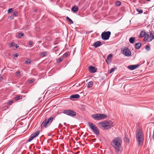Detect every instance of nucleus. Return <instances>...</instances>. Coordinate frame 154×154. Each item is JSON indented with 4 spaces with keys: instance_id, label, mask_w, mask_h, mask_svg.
Masks as SVG:
<instances>
[{
    "instance_id": "e433bc0d",
    "label": "nucleus",
    "mask_w": 154,
    "mask_h": 154,
    "mask_svg": "<svg viewBox=\"0 0 154 154\" xmlns=\"http://www.w3.org/2000/svg\"><path fill=\"white\" fill-rule=\"evenodd\" d=\"M35 81V79H32V80H30L29 82L30 83H32L33 82Z\"/></svg>"
},
{
    "instance_id": "412c9836",
    "label": "nucleus",
    "mask_w": 154,
    "mask_h": 154,
    "mask_svg": "<svg viewBox=\"0 0 154 154\" xmlns=\"http://www.w3.org/2000/svg\"><path fill=\"white\" fill-rule=\"evenodd\" d=\"M93 85V82H89L88 83L87 87L88 88H91L92 87Z\"/></svg>"
},
{
    "instance_id": "c9c22d12",
    "label": "nucleus",
    "mask_w": 154,
    "mask_h": 154,
    "mask_svg": "<svg viewBox=\"0 0 154 154\" xmlns=\"http://www.w3.org/2000/svg\"><path fill=\"white\" fill-rule=\"evenodd\" d=\"M62 60L63 59H62L61 58H59L58 60V62L59 63L61 62L62 61Z\"/></svg>"
},
{
    "instance_id": "79ce46f5",
    "label": "nucleus",
    "mask_w": 154,
    "mask_h": 154,
    "mask_svg": "<svg viewBox=\"0 0 154 154\" xmlns=\"http://www.w3.org/2000/svg\"><path fill=\"white\" fill-rule=\"evenodd\" d=\"M32 42L31 41H30V42H29V44L30 45H32Z\"/></svg>"
},
{
    "instance_id": "bb28decb",
    "label": "nucleus",
    "mask_w": 154,
    "mask_h": 154,
    "mask_svg": "<svg viewBox=\"0 0 154 154\" xmlns=\"http://www.w3.org/2000/svg\"><path fill=\"white\" fill-rule=\"evenodd\" d=\"M121 2L119 1H118L116 3V5L117 6H119L121 5Z\"/></svg>"
},
{
    "instance_id": "c756f323",
    "label": "nucleus",
    "mask_w": 154,
    "mask_h": 154,
    "mask_svg": "<svg viewBox=\"0 0 154 154\" xmlns=\"http://www.w3.org/2000/svg\"><path fill=\"white\" fill-rule=\"evenodd\" d=\"M146 49L147 51H149L150 49V47L149 46V45L147 46L146 47Z\"/></svg>"
},
{
    "instance_id": "f03ea898",
    "label": "nucleus",
    "mask_w": 154,
    "mask_h": 154,
    "mask_svg": "<svg viewBox=\"0 0 154 154\" xmlns=\"http://www.w3.org/2000/svg\"><path fill=\"white\" fill-rule=\"evenodd\" d=\"M100 128L103 130H108L113 126V123L111 121H105L99 122Z\"/></svg>"
},
{
    "instance_id": "f704fd0d",
    "label": "nucleus",
    "mask_w": 154,
    "mask_h": 154,
    "mask_svg": "<svg viewBox=\"0 0 154 154\" xmlns=\"http://www.w3.org/2000/svg\"><path fill=\"white\" fill-rule=\"evenodd\" d=\"M13 102H14L13 100H11V101H9L7 103H8V104L9 105H11V103H13Z\"/></svg>"
},
{
    "instance_id": "423d86ee",
    "label": "nucleus",
    "mask_w": 154,
    "mask_h": 154,
    "mask_svg": "<svg viewBox=\"0 0 154 154\" xmlns=\"http://www.w3.org/2000/svg\"><path fill=\"white\" fill-rule=\"evenodd\" d=\"M154 39V33L152 32H150L149 35L146 33V35L145 36L143 40L145 41H148V42L151 41Z\"/></svg>"
},
{
    "instance_id": "cd10ccee",
    "label": "nucleus",
    "mask_w": 154,
    "mask_h": 154,
    "mask_svg": "<svg viewBox=\"0 0 154 154\" xmlns=\"http://www.w3.org/2000/svg\"><path fill=\"white\" fill-rule=\"evenodd\" d=\"M31 63V60L29 59H28L27 60L25 61V63L26 64H29Z\"/></svg>"
},
{
    "instance_id": "37998d69",
    "label": "nucleus",
    "mask_w": 154,
    "mask_h": 154,
    "mask_svg": "<svg viewBox=\"0 0 154 154\" xmlns=\"http://www.w3.org/2000/svg\"><path fill=\"white\" fill-rule=\"evenodd\" d=\"M18 47V46L17 45V44L16 45V48H17Z\"/></svg>"
},
{
    "instance_id": "9d476101",
    "label": "nucleus",
    "mask_w": 154,
    "mask_h": 154,
    "mask_svg": "<svg viewBox=\"0 0 154 154\" xmlns=\"http://www.w3.org/2000/svg\"><path fill=\"white\" fill-rule=\"evenodd\" d=\"M39 133L40 132L39 131H36L32 133L30 136L28 140V141L30 142L32 140L35 138L37 137L39 134Z\"/></svg>"
},
{
    "instance_id": "473e14b6",
    "label": "nucleus",
    "mask_w": 154,
    "mask_h": 154,
    "mask_svg": "<svg viewBox=\"0 0 154 154\" xmlns=\"http://www.w3.org/2000/svg\"><path fill=\"white\" fill-rule=\"evenodd\" d=\"M81 106L82 107V108L83 110H85L86 109V106H85L82 105Z\"/></svg>"
},
{
    "instance_id": "f257e3e1",
    "label": "nucleus",
    "mask_w": 154,
    "mask_h": 154,
    "mask_svg": "<svg viewBox=\"0 0 154 154\" xmlns=\"http://www.w3.org/2000/svg\"><path fill=\"white\" fill-rule=\"evenodd\" d=\"M122 140L120 137L115 138L112 141L111 144L115 148L116 154H120L121 151Z\"/></svg>"
},
{
    "instance_id": "5701e85b",
    "label": "nucleus",
    "mask_w": 154,
    "mask_h": 154,
    "mask_svg": "<svg viewBox=\"0 0 154 154\" xmlns=\"http://www.w3.org/2000/svg\"><path fill=\"white\" fill-rule=\"evenodd\" d=\"M47 54V52H44L41 54V56L42 57H44L45 55H46Z\"/></svg>"
},
{
    "instance_id": "4c0bfd02",
    "label": "nucleus",
    "mask_w": 154,
    "mask_h": 154,
    "mask_svg": "<svg viewBox=\"0 0 154 154\" xmlns=\"http://www.w3.org/2000/svg\"><path fill=\"white\" fill-rule=\"evenodd\" d=\"M18 56V55L17 53H15L14 55V57H17Z\"/></svg>"
},
{
    "instance_id": "49530a36",
    "label": "nucleus",
    "mask_w": 154,
    "mask_h": 154,
    "mask_svg": "<svg viewBox=\"0 0 154 154\" xmlns=\"http://www.w3.org/2000/svg\"><path fill=\"white\" fill-rule=\"evenodd\" d=\"M60 125H61V126H62V125L60 124L59 127L60 126Z\"/></svg>"
},
{
    "instance_id": "dca6fc26",
    "label": "nucleus",
    "mask_w": 154,
    "mask_h": 154,
    "mask_svg": "<svg viewBox=\"0 0 154 154\" xmlns=\"http://www.w3.org/2000/svg\"><path fill=\"white\" fill-rule=\"evenodd\" d=\"M80 95L78 94H75L72 95L70 96L71 98L72 99H78L79 98Z\"/></svg>"
},
{
    "instance_id": "a19ab883",
    "label": "nucleus",
    "mask_w": 154,
    "mask_h": 154,
    "mask_svg": "<svg viewBox=\"0 0 154 154\" xmlns=\"http://www.w3.org/2000/svg\"><path fill=\"white\" fill-rule=\"evenodd\" d=\"M21 72V71H20V70H19V71H18V72H17V74H19V75H20V73Z\"/></svg>"
},
{
    "instance_id": "7c9ffc66",
    "label": "nucleus",
    "mask_w": 154,
    "mask_h": 154,
    "mask_svg": "<svg viewBox=\"0 0 154 154\" xmlns=\"http://www.w3.org/2000/svg\"><path fill=\"white\" fill-rule=\"evenodd\" d=\"M18 14V12L17 11H15L13 13V16H16Z\"/></svg>"
},
{
    "instance_id": "4468645a",
    "label": "nucleus",
    "mask_w": 154,
    "mask_h": 154,
    "mask_svg": "<svg viewBox=\"0 0 154 154\" xmlns=\"http://www.w3.org/2000/svg\"><path fill=\"white\" fill-rule=\"evenodd\" d=\"M101 45V43L100 41H97L94 43L93 46L96 48L98 47H99Z\"/></svg>"
},
{
    "instance_id": "aec40b11",
    "label": "nucleus",
    "mask_w": 154,
    "mask_h": 154,
    "mask_svg": "<svg viewBox=\"0 0 154 154\" xmlns=\"http://www.w3.org/2000/svg\"><path fill=\"white\" fill-rule=\"evenodd\" d=\"M135 38L134 37H131L129 38V41L130 43L133 44L134 42Z\"/></svg>"
},
{
    "instance_id": "6ab92c4d",
    "label": "nucleus",
    "mask_w": 154,
    "mask_h": 154,
    "mask_svg": "<svg viewBox=\"0 0 154 154\" xmlns=\"http://www.w3.org/2000/svg\"><path fill=\"white\" fill-rule=\"evenodd\" d=\"M79 8L77 6H74L72 8V10L73 12H76L78 10Z\"/></svg>"
},
{
    "instance_id": "f8f14e48",
    "label": "nucleus",
    "mask_w": 154,
    "mask_h": 154,
    "mask_svg": "<svg viewBox=\"0 0 154 154\" xmlns=\"http://www.w3.org/2000/svg\"><path fill=\"white\" fill-rule=\"evenodd\" d=\"M89 71L91 72L94 73L97 71V68L92 66H90L88 68Z\"/></svg>"
},
{
    "instance_id": "393cba45",
    "label": "nucleus",
    "mask_w": 154,
    "mask_h": 154,
    "mask_svg": "<svg viewBox=\"0 0 154 154\" xmlns=\"http://www.w3.org/2000/svg\"><path fill=\"white\" fill-rule=\"evenodd\" d=\"M24 35V34L23 32H20L18 33V36L19 38H20Z\"/></svg>"
},
{
    "instance_id": "de8ad7c7",
    "label": "nucleus",
    "mask_w": 154,
    "mask_h": 154,
    "mask_svg": "<svg viewBox=\"0 0 154 154\" xmlns=\"http://www.w3.org/2000/svg\"><path fill=\"white\" fill-rule=\"evenodd\" d=\"M129 141V140L128 139V142Z\"/></svg>"
},
{
    "instance_id": "4be33fe9",
    "label": "nucleus",
    "mask_w": 154,
    "mask_h": 154,
    "mask_svg": "<svg viewBox=\"0 0 154 154\" xmlns=\"http://www.w3.org/2000/svg\"><path fill=\"white\" fill-rule=\"evenodd\" d=\"M22 96L21 95H20L19 96L14 97V98L16 100H19L22 99Z\"/></svg>"
},
{
    "instance_id": "c85d7f7f",
    "label": "nucleus",
    "mask_w": 154,
    "mask_h": 154,
    "mask_svg": "<svg viewBox=\"0 0 154 154\" xmlns=\"http://www.w3.org/2000/svg\"><path fill=\"white\" fill-rule=\"evenodd\" d=\"M68 55V54L67 53H66L63 55L62 57L63 58H66L67 57Z\"/></svg>"
},
{
    "instance_id": "f3484780",
    "label": "nucleus",
    "mask_w": 154,
    "mask_h": 154,
    "mask_svg": "<svg viewBox=\"0 0 154 154\" xmlns=\"http://www.w3.org/2000/svg\"><path fill=\"white\" fill-rule=\"evenodd\" d=\"M141 44L140 43H136L134 45V47L136 49H138L140 47Z\"/></svg>"
},
{
    "instance_id": "a878e982",
    "label": "nucleus",
    "mask_w": 154,
    "mask_h": 154,
    "mask_svg": "<svg viewBox=\"0 0 154 154\" xmlns=\"http://www.w3.org/2000/svg\"><path fill=\"white\" fill-rule=\"evenodd\" d=\"M137 11L139 13H142L143 12V11L141 9H136Z\"/></svg>"
},
{
    "instance_id": "9b49d317",
    "label": "nucleus",
    "mask_w": 154,
    "mask_h": 154,
    "mask_svg": "<svg viewBox=\"0 0 154 154\" xmlns=\"http://www.w3.org/2000/svg\"><path fill=\"white\" fill-rule=\"evenodd\" d=\"M122 54L126 56H131V52L128 48L127 47L122 50Z\"/></svg>"
},
{
    "instance_id": "ddd939ff",
    "label": "nucleus",
    "mask_w": 154,
    "mask_h": 154,
    "mask_svg": "<svg viewBox=\"0 0 154 154\" xmlns=\"http://www.w3.org/2000/svg\"><path fill=\"white\" fill-rule=\"evenodd\" d=\"M139 64H136L134 65H130L129 66H128V69H129L130 70H133L135 69H136V68H137V67L139 66Z\"/></svg>"
},
{
    "instance_id": "0eeeda50",
    "label": "nucleus",
    "mask_w": 154,
    "mask_h": 154,
    "mask_svg": "<svg viewBox=\"0 0 154 154\" xmlns=\"http://www.w3.org/2000/svg\"><path fill=\"white\" fill-rule=\"evenodd\" d=\"M88 125L89 128L96 134L98 135L99 134V131L96 126L92 123L91 122L88 123Z\"/></svg>"
},
{
    "instance_id": "2f4dec72",
    "label": "nucleus",
    "mask_w": 154,
    "mask_h": 154,
    "mask_svg": "<svg viewBox=\"0 0 154 154\" xmlns=\"http://www.w3.org/2000/svg\"><path fill=\"white\" fill-rule=\"evenodd\" d=\"M13 9L12 8H11L9 9L8 10V13H9L11 12H12L13 11Z\"/></svg>"
},
{
    "instance_id": "b1692460",
    "label": "nucleus",
    "mask_w": 154,
    "mask_h": 154,
    "mask_svg": "<svg viewBox=\"0 0 154 154\" xmlns=\"http://www.w3.org/2000/svg\"><path fill=\"white\" fill-rule=\"evenodd\" d=\"M66 20H68L71 23H73V22L72 20L70 19L69 17H66Z\"/></svg>"
},
{
    "instance_id": "72a5a7b5",
    "label": "nucleus",
    "mask_w": 154,
    "mask_h": 154,
    "mask_svg": "<svg viewBox=\"0 0 154 154\" xmlns=\"http://www.w3.org/2000/svg\"><path fill=\"white\" fill-rule=\"evenodd\" d=\"M115 70V68H112L110 70L109 73H112V72H113Z\"/></svg>"
},
{
    "instance_id": "c03bdc74",
    "label": "nucleus",
    "mask_w": 154,
    "mask_h": 154,
    "mask_svg": "<svg viewBox=\"0 0 154 154\" xmlns=\"http://www.w3.org/2000/svg\"><path fill=\"white\" fill-rule=\"evenodd\" d=\"M37 11V10H36V9H35V10H34V11H35V12H36Z\"/></svg>"
},
{
    "instance_id": "20e7f679",
    "label": "nucleus",
    "mask_w": 154,
    "mask_h": 154,
    "mask_svg": "<svg viewBox=\"0 0 154 154\" xmlns=\"http://www.w3.org/2000/svg\"><path fill=\"white\" fill-rule=\"evenodd\" d=\"M54 119L53 117H50L48 119H45L42 123L41 127L42 128H46L50 125Z\"/></svg>"
},
{
    "instance_id": "a211bd4d",
    "label": "nucleus",
    "mask_w": 154,
    "mask_h": 154,
    "mask_svg": "<svg viewBox=\"0 0 154 154\" xmlns=\"http://www.w3.org/2000/svg\"><path fill=\"white\" fill-rule=\"evenodd\" d=\"M112 54H110L108 55L107 59L106 60L107 63H108V61L111 60L112 57Z\"/></svg>"
},
{
    "instance_id": "58836bf2",
    "label": "nucleus",
    "mask_w": 154,
    "mask_h": 154,
    "mask_svg": "<svg viewBox=\"0 0 154 154\" xmlns=\"http://www.w3.org/2000/svg\"><path fill=\"white\" fill-rule=\"evenodd\" d=\"M13 45V43H11L10 44V47H12Z\"/></svg>"
},
{
    "instance_id": "1a4fd4ad",
    "label": "nucleus",
    "mask_w": 154,
    "mask_h": 154,
    "mask_svg": "<svg viewBox=\"0 0 154 154\" xmlns=\"http://www.w3.org/2000/svg\"><path fill=\"white\" fill-rule=\"evenodd\" d=\"M63 113L71 117H74L76 115L75 112L72 110L66 109L63 111Z\"/></svg>"
},
{
    "instance_id": "a18cd8bd",
    "label": "nucleus",
    "mask_w": 154,
    "mask_h": 154,
    "mask_svg": "<svg viewBox=\"0 0 154 154\" xmlns=\"http://www.w3.org/2000/svg\"><path fill=\"white\" fill-rule=\"evenodd\" d=\"M146 0L147 1H150V0Z\"/></svg>"
},
{
    "instance_id": "6e6552de",
    "label": "nucleus",
    "mask_w": 154,
    "mask_h": 154,
    "mask_svg": "<svg viewBox=\"0 0 154 154\" xmlns=\"http://www.w3.org/2000/svg\"><path fill=\"white\" fill-rule=\"evenodd\" d=\"M111 34V32L109 31L103 32L101 35L102 39L105 40H108L110 37Z\"/></svg>"
},
{
    "instance_id": "7ed1b4c3",
    "label": "nucleus",
    "mask_w": 154,
    "mask_h": 154,
    "mask_svg": "<svg viewBox=\"0 0 154 154\" xmlns=\"http://www.w3.org/2000/svg\"><path fill=\"white\" fill-rule=\"evenodd\" d=\"M136 137L139 144L141 145L143 143L142 140L143 137V132L141 130L139 129L137 130L136 133Z\"/></svg>"
},
{
    "instance_id": "ea45409f",
    "label": "nucleus",
    "mask_w": 154,
    "mask_h": 154,
    "mask_svg": "<svg viewBox=\"0 0 154 154\" xmlns=\"http://www.w3.org/2000/svg\"><path fill=\"white\" fill-rule=\"evenodd\" d=\"M3 79V78L2 77V76H1V75H0V81H1V80H2Z\"/></svg>"
},
{
    "instance_id": "2eb2a0df",
    "label": "nucleus",
    "mask_w": 154,
    "mask_h": 154,
    "mask_svg": "<svg viewBox=\"0 0 154 154\" xmlns=\"http://www.w3.org/2000/svg\"><path fill=\"white\" fill-rule=\"evenodd\" d=\"M146 33L144 31H142L140 32V35L139 36V38H142L143 36L145 37V36L146 35Z\"/></svg>"
},
{
    "instance_id": "39448f33",
    "label": "nucleus",
    "mask_w": 154,
    "mask_h": 154,
    "mask_svg": "<svg viewBox=\"0 0 154 154\" xmlns=\"http://www.w3.org/2000/svg\"><path fill=\"white\" fill-rule=\"evenodd\" d=\"M91 117L94 120H98L106 119L107 116L104 114L97 113L92 115Z\"/></svg>"
}]
</instances>
